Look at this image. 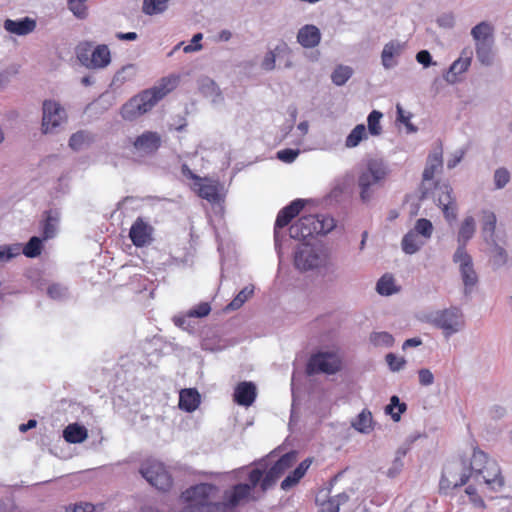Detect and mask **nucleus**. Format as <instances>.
Listing matches in <instances>:
<instances>
[{
    "mask_svg": "<svg viewBox=\"0 0 512 512\" xmlns=\"http://www.w3.org/2000/svg\"><path fill=\"white\" fill-rule=\"evenodd\" d=\"M296 452L284 454L269 470L260 464L247 474V480L225 489L219 499V488L211 483H199L181 494L184 506L179 512H236L239 506L257 501L282 474L294 465Z\"/></svg>",
    "mask_w": 512,
    "mask_h": 512,
    "instance_id": "obj_1",
    "label": "nucleus"
},
{
    "mask_svg": "<svg viewBox=\"0 0 512 512\" xmlns=\"http://www.w3.org/2000/svg\"><path fill=\"white\" fill-rule=\"evenodd\" d=\"M179 83V76L170 75L164 77L158 85L146 89L129 99L120 110L122 118L126 121H134L149 112L161 99L173 91Z\"/></svg>",
    "mask_w": 512,
    "mask_h": 512,
    "instance_id": "obj_2",
    "label": "nucleus"
},
{
    "mask_svg": "<svg viewBox=\"0 0 512 512\" xmlns=\"http://www.w3.org/2000/svg\"><path fill=\"white\" fill-rule=\"evenodd\" d=\"M467 461L469 477L475 482L485 484L491 490H499L504 485V479L498 463L489 459L481 450L474 449L473 454Z\"/></svg>",
    "mask_w": 512,
    "mask_h": 512,
    "instance_id": "obj_3",
    "label": "nucleus"
},
{
    "mask_svg": "<svg viewBox=\"0 0 512 512\" xmlns=\"http://www.w3.org/2000/svg\"><path fill=\"white\" fill-rule=\"evenodd\" d=\"M389 174L387 164L379 158L369 159L358 174V187L360 199L363 202L371 200L375 188L381 186Z\"/></svg>",
    "mask_w": 512,
    "mask_h": 512,
    "instance_id": "obj_4",
    "label": "nucleus"
},
{
    "mask_svg": "<svg viewBox=\"0 0 512 512\" xmlns=\"http://www.w3.org/2000/svg\"><path fill=\"white\" fill-rule=\"evenodd\" d=\"M335 220L327 215H305L290 226L289 235L293 239H306L313 235H325L333 230Z\"/></svg>",
    "mask_w": 512,
    "mask_h": 512,
    "instance_id": "obj_5",
    "label": "nucleus"
},
{
    "mask_svg": "<svg viewBox=\"0 0 512 512\" xmlns=\"http://www.w3.org/2000/svg\"><path fill=\"white\" fill-rule=\"evenodd\" d=\"M426 321L440 329L445 338L461 332L465 327V317L462 310L456 306L430 312Z\"/></svg>",
    "mask_w": 512,
    "mask_h": 512,
    "instance_id": "obj_6",
    "label": "nucleus"
},
{
    "mask_svg": "<svg viewBox=\"0 0 512 512\" xmlns=\"http://www.w3.org/2000/svg\"><path fill=\"white\" fill-rule=\"evenodd\" d=\"M434 226L426 218L416 220L414 226L403 236L401 248L404 253L413 255L425 246L432 238Z\"/></svg>",
    "mask_w": 512,
    "mask_h": 512,
    "instance_id": "obj_7",
    "label": "nucleus"
},
{
    "mask_svg": "<svg viewBox=\"0 0 512 512\" xmlns=\"http://www.w3.org/2000/svg\"><path fill=\"white\" fill-rule=\"evenodd\" d=\"M67 113L62 105L54 100H45L42 104L41 132L45 135L56 134L66 123Z\"/></svg>",
    "mask_w": 512,
    "mask_h": 512,
    "instance_id": "obj_8",
    "label": "nucleus"
},
{
    "mask_svg": "<svg viewBox=\"0 0 512 512\" xmlns=\"http://www.w3.org/2000/svg\"><path fill=\"white\" fill-rule=\"evenodd\" d=\"M140 474L146 481L160 491H168L172 486V477L157 460H147L140 467Z\"/></svg>",
    "mask_w": 512,
    "mask_h": 512,
    "instance_id": "obj_9",
    "label": "nucleus"
},
{
    "mask_svg": "<svg viewBox=\"0 0 512 512\" xmlns=\"http://www.w3.org/2000/svg\"><path fill=\"white\" fill-rule=\"evenodd\" d=\"M79 62L88 69H103L111 62V54L107 45L102 44L93 50L87 46H80L77 50Z\"/></svg>",
    "mask_w": 512,
    "mask_h": 512,
    "instance_id": "obj_10",
    "label": "nucleus"
},
{
    "mask_svg": "<svg viewBox=\"0 0 512 512\" xmlns=\"http://www.w3.org/2000/svg\"><path fill=\"white\" fill-rule=\"evenodd\" d=\"M341 368V359L336 352L320 351L312 355L307 364L309 375L317 373L335 374Z\"/></svg>",
    "mask_w": 512,
    "mask_h": 512,
    "instance_id": "obj_11",
    "label": "nucleus"
},
{
    "mask_svg": "<svg viewBox=\"0 0 512 512\" xmlns=\"http://www.w3.org/2000/svg\"><path fill=\"white\" fill-rule=\"evenodd\" d=\"M467 461L459 459L445 465L440 481L441 489L457 488L466 484L469 479Z\"/></svg>",
    "mask_w": 512,
    "mask_h": 512,
    "instance_id": "obj_12",
    "label": "nucleus"
},
{
    "mask_svg": "<svg viewBox=\"0 0 512 512\" xmlns=\"http://www.w3.org/2000/svg\"><path fill=\"white\" fill-rule=\"evenodd\" d=\"M454 263L458 264L465 294H470L478 283V275L474 269L472 257L463 247H458L453 255Z\"/></svg>",
    "mask_w": 512,
    "mask_h": 512,
    "instance_id": "obj_13",
    "label": "nucleus"
},
{
    "mask_svg": "<svg viewBox=\"0 0 512 512\" xmlns=\"http://www.w3.org/2000/svg\"><path fill=\"white\" fill-rule=\"evenodd\" d=\"M436 201L438 206L442 209L444 217L447 221H453L457 216V204L453 189L448 184L435 185Z\"/></svg>",
    "mask_w": 512,
    "mask_h": 512,
    "instance_id": "obj_14",
    "label": "nucleus"
},
{
    "mask_svg": "<svg viewBox=\"0 0 512 512\" xmlns=\"http://www.w3.org/2000/svg\"><path fill=\"white\" fill-rule=\"evenodd\" d=\"M304 205L305 200L296 199L279 211L274 226V240L276 246L280 240V229L286 227L290 221L300 213Z\"/></svg>",
    "mask_w": 512,
    "mask_h": 512,
    "instance_id": "obj_15",
    "label": "nucleus"
},
{
    "mask_svg": "<svg viewBox=\"0 0 512 512\" xmlns=\"http://www.w3.org/2000/svg\"><path fill=\"white\" fill-rule=\"evenodd\" d=\"M304 205L305 200L296 199L279 211L274 226V240L276 246L280 240V229L286 227L290 221L300 213Z\"/></svg>",
    "mask_w": 512,
    "mask_h": 512,
    "instance_id": "obj_16",
    "label": "nucleus"
},
{
    "mask_svg": "<svg viewBox=\"0 0 512 512\" xmlns=\"http://www.w3.org/2000/svg\"><path fill=\"white\" fill-rule=\"evenodd\" d=\"M321 259L315 249L308 244H301L297 247L294 255L295 267L301 271L317 268Z\"/></svg>",
    "mask_w": 512,
    "mask_h": 512,
    "instance_id": "obj_17",
    "label": "nucleus"
},
{
    "mask_svg": "<svg viewBox=\"0 0 512 512\" xmlns=\"http://www.w3.org/2000/svg\"><path fill=\"white\" fill-rule=\"evenodd\" d=\"M153 232L154 228L150 223L138 217L130 228L129 237L136 247H144L152 242Z\"/></svg>",
    "mask_w": 512,
    "mask_h": 512,
    "instance_id": "obj_18",
    "label": "nucleus"
},
{
    "mask_svg": "<svg viewBox=\"0 0 512 512\" xmlns=\"http://www.w3.org/2000/svg\"><path fill=\"white\" fill-rule=\"evenodd\" d=\"M442 148H435L427 157L426 166L423 171L422 198L426 197L428 188L426 183L433 180L436 173L440 172L443 167Z\"/></svg>",
    "mask_w": 512,
    "mask_h": 512,
    "instance_id": "obj_19",
    "label": "nucleus"
},
{
    "mask_svg": "<svg viewBox=\"0 0 512 512\" xmlns=\"http://www.w3.org/2000/svg\"><path fill=\"white\" fill-rule=\"evenodd\" d=\"M405 49V43L399 40H391L386 43L381 52V64L386 70H390L398 65L397 58Z\"/></svg>",
    "mask_w": 512,
    "mask_h": 512,
    "instance_id": "obj_20",
    "label": "nucleus"
},
{
    "mask_svg": "<svg viewBox=\"0 0 512 512\" xmlns=\"http://www.w3.org/2000/svg\"><path fill=\"white\" fill-rule=\"evenodd\" d=\"M161 145V136L157 132L146 131L133 142L134 148L143 154H152Z\"/></svg>",
    "mask_w": 512,
    "mask_h": 512,
    "instance_id": "obj_21",
    "label": "nucleus"
},
{
    "mask_svg": "<svg viewBox=\"0 0 512 512\" xmlns=\"http://www.w3.org/2000/svg\"><path fill=\"white\" fill-rule=\"evenodd\" d=\"M472 55L473 52L470 48L463 49L460 57L451 64L448 72L444 76L448 83H455L457 81V76L468 70L471 64Z\"/></svg>",
    "mask_w": 512,
    "mask_h": 512,
    "instance_id": "obj_22",
    "label": "nucleus"
},
{
    "mask_svg": "<svg viewBox=\"0 0 512 512\" xmlns=\"http://www.w3.org/2000/svg\"><path fill=\"white\" fill-rule=\"evenodd\" d=\"M36 26V20L30 17H23L16 20L6 19L3 24L7 32L18 36H25L32 33L36 29Z\"/></svg>",
    "mask_w": 512,
    "mask_h": 512,
    "instance_id": "obj_23",
    "label": "nucleus"
},
{
    "mask_svg": "<svg viewBox=\"0 0 512 512\" xmlns=\"http://www.w3.org/2000/svg\"><path fill=\"white\" fill-rule=\"evenodd\" d=\"M296 38L303 48H314L321 41V32L315 25L306 24L298 30Z\"/></svg>",
    "mask_w": 512,
    "mask_h": 512,
    "instance_id": "obj_24",
    "label": "nucleus"
},
{
    "mask_svg": "<svg viewBox=\"0 0 512 512\" xmlns=\"http://www.w3.org/2000/svg\"><path fill=\"white\" fill-rule=\"evenodd\" d=\"M257 392L256 386L252 382H241L239 383L234 391V401L241 406H251L255 401Z\"/></svg>",
    "mask_w": 512,
    "mask_h": 512,
    "instance_id": "obj_25",
    "label": "nucleus"
},
{
    "mask_svg": "<svg viewBox=\"0 0 512 512\" xmlns=\"http://www.w3.org/2000/svg\"><path fill=\"white\" fill-rule=\"evenodd\" d=\"M198 89L201 94L209 98L213 104H220L224 100L219 86L213 79L207 76L198 79Z\"/></svg>",
    "mask_w": 512,
    "mask_h": 512,
    "instance_id": "obj_26",
    "label": "nucleus"
},
{
    "mask_svg": "<svg viewBox=\"0 0 512 512\" xmlns=\"http://www.w3.org/2000/svg\"><path fill=\"white\" fill-rule=\"evenodd\" d=\"M200 404V394L196 389H183L179 395V407L186 412H193Z\"/></svg>",
    "mask_w": 512,
    "mask_h": 512,
    "instance_id": "obj_27",
    "label": "nucleus"
},
{
    "mask_svg": "<svg viewBox=\"0 0 512 512\" xmlns=\"http://www.w3.org/2000/svg\"><path fill=\"white\" fill-rule=\"evenodd\" d=\"M95 141V135L87 130H79L73 133L69 139V147L74 151L88 148Z\"/></svg>",
    "mask_w": 512,
    "mask_h": 512,
    "instance_id": "obj_28",
    "label": "nucleus"
},
{
    "mask_svg": "<svg viewBox=\"0 0 512 512\" xmlns=\"http://www.w3.org/2000/svg\"><path fill=\"white\" fill-rule=\"evenodd\" d=\"M63 438L68 443H82L88 438V430L78 423L69 424L63 430Z\"/></svg>",
    "mask_w": 512,
    "mask_h": 512,
    "instance_id": "obj_29",
    "label": "nucleus"
},
{
    "mask_svg": "<svg viewBox=\"0 0 512 512\" xmlns=\"http://www.w3.org/2000/svg\"><path fill=\"white\" fill-rule=\"evenodd\" d=\"M351 426L362 434H369L373 430V417L368 409H363L355 419L351 421Z\"/></svg>",
    "mask_w": 512,
    "mask_h": 512,
    "instance_id": "obj_30",
    "label": "nucleus"
},
{
    "mask_svg": "<svg viewBox=\"0 0 512 512\" xmlns=\"http://www.w3.org/2000/svg\"><path fill=\"white\" fill-rule=\"evenodd\" d=\"M471 35L475 41V44L494 42L493 27L486 21L480 22L474 26L471 30Z\"/></svg>",
    "mask_w": 512,
    "mask_h": 512,
    "instance_id": "obj_31",
    "label": "nucleus"
},
{
    "mask_svg": "<svg viewBox=\"0 0 512 512\" xmlns=\"http://www.w3.org/2000/svg\"><path fill=\"white\" fill-rule=\"evenodd\" d=\"M476 230V222L475 219L472 216H467L459 229L458 232V247H463L465 249V246L467 242L473 237Z\"/></svg>",
    "mask_w": 512,
    "mask_h": 512,
    "instance_id": "obj_32",
    "label": "nucleus"
},
{
    "mask_svg": "<svg viewBox=\"0 0 512 512\" xmlns=\"http://www.w3.org/2000/svg\"><path fill=\"white\" fill-rule=\"evenodd\" d=\"M368 132L364 124H357L345 139V147L348 149L355 148L364 140L368 139Z\"/></svg>",
    "mask_w": 512,
    "mask_h": 512,
    "instance_id": "obj_33",
    "label": "nucleus"
},
{
    "mask_svg": "<svg viewBox=\"0 0 512 512\" xmlns=\"http://www.w3.org/2000/svg\"><path fill=\"white\" fill-rule=\"evenodd\" d=\"M59 215L55 211H48L42 225V235L44 240L53 238L58 229Z\"/></svg>",
    "mask_w": 512,
    "mask_h": 512,
    "instance_id": "obj_34",
    "label": "nucleus"
},
{
    "mask_svg": "<svg viewBox=\"0 0 512 512\" xmlns=\"http://www.w3.org/2000/svg\"><path fill=\"white\" fill-rule=\"evenodd\" d=\"M493 45L494 42L475 44L476 57L481 64L485 66L492 65L494 59Z\"/></svg>",
    "mask_w": 512,
    "mask_h": 512,
    "instance_id": "obj_35",
    "label": "nucleus"
},
{
    "mask_svg": "<svg viewBox=\"0 0 512 512\" xmlns=\"http://www.w3.org/2000/svg\"><path fill=\"white\" fill-rule=\"evenodd\" d=\"M407 409V405L404 402H400L398 396L393 395L390 398V403L385 407V413L390 415L394 422H398Z\"/></svg>",
    "mask_w": 512,
    "mask_h": 512,
    "instance_id": "obj_36",
    "label": "nucleus"
},
{
    "mask_svg": "<svg viewBox=\"0 0 512 512\" xmlns=\"http://www.w3.org/2000/svg\"><path fill=\"white\" fill-rule=\"evenodd\" d=\"M331 493V488L321 490L316 496V503L320 506L319 512H339L337 503L333 498L326 500Z\"/></svg>",
    "mask_w": 512,
    "mask_h": 512,
    "instance_id": "obj_37",
    "label": "nucleus"
},
{
    "mask_svg": "<svg viewBox=\"0 0 512 512\" xmlns=\"http://www.w3.org/2000/svg\"><path fill=\"white\" fill-rule=\"evenodd\" d=\"M135 75L136 67L133 64L126 65L116 72L112 79L111 86L118 88L125 82L132 80Z\"/></svg>",
    "mask_w": 512,
    "mask_h": 512,
    "instance_id": "obj_38",
    "label": "nucleus"
},
{
    "mask_svg": "<svg viewBox=\"0 0 512 512\" xmlns=\"http://www.w3.org/2000/svg\"><path fill=\"white\" fill-rule=\"evenodd\" d=\"M383 118V113L378 110H373L369 113L367 117V132L372 136H380L383 132L381 126V119Z\"/></svg>",
    "mask_w": 512,
    "mask_h": 512,
    "instance_id": "obj_39",
    "label": "nucleus"
},
{
    "mask_svg": "<svg viewBox=\"0 0 512 512\" xmlns=\"http://www.w3.org/2000/svg\"><path fill=\"white\" fill-rule=\"evenodd\" d=\"M376 291L382 296H390L398 291L392 275H383L376 284Z\"/></svg>",
    "mask_w": 512,
    "mask_h": 512,
    "instance_id": "obj_40",
    "label": "nucleus"
},
{
    "mask_svg": "<svg viewBox=\"0 0 512 512\" xmlns=\"http://www.w3.org/2000/svg\"><path fill=\"white\" fill-rule=\"evenodd\" d=\"M198 193L199 196L203 199H206L210 203H217L220 200V196L218 193V188L213 183H199L198 184Z\"/></svg>",
    "mask_w": 512,
    "mask_h": 512,
    "instance_id": "obj_41",
    "label": "nucleus"
},
{
    "mask_svg": "<svg viewBox=\"0 0 512 512\" xmlns=\"http://www.w3.org/2000/svg\"><path fill=\"white\" fill-rule=\"evenodd\" d=\"M496 215L494 212L484 210L482 212V232L486 238H492L496 228Z\"/></svg>",
    "mask_w": 512,
    "mask_h": 512,
    "instance_id": "obj_42",
    "label": "nucleus"
},
{
    "mask_svg": "<svg viewBox=\"0 0 512 512\" xmlns=\"http://www.w3.org/2000/svg\"><path fill=\"white\" fill-rule=\"evenodd\" d=\"M353 75V69L349 66L339 65L331 74L332 82L337 86H343Z\"/></svg>",
    "mask_w": 512,
    "mask_h": 512,
    "instance_id": "obj_43",
    "label": "nucleus"
},
{
    "mask_svg": "<svg viewBox=\"0 0 512 512\" xmlns=\"http://www.w3.org/2000/svg\"><path fill=\"white\" fill-rule=\"evenodd\" d=\"M170 0H144L142 10L146 15H156L163 13Z\"/></svg>",
    "mask_w": 512,
    "mask_h": 512,
    "instance_id": "obj_44",
    "label": "nucleus"
},
{
    "mask_svg": "<svg viewBox=\"0 0 512 512\" xmlns=\"http://www.w3.org/2000/svg\"><path fill=\"white\" fill-rule=\"evenodd\" d=\"M254 286L244 287L236 297L226 306V310H237L253 295Z\"/></svg>",
    "mask_w": 512,
    "mask_h": 512,
    "instance_id": "obj_45",
    "label": "nucleus"
},
{
    "mask_svg": "<svg viewBox=\"0 0 512 512\" xmlns=\"http://www.w3.org/2000/svg\"><path fill=\"white\" fill-rule=\"evenodd\" d=\"M42 250V239L39 237L33 236L26 243V245L22 248L21 252L28 258H35L41 254Z\"/></svg>",
    "mask_w": 512,
    "mask_h": 512,
    "instance_id": "obj_46",
    "label": "nucleus"
},
{
    "mask_svg": "<svg viewBox=\"0 0 512 512\" xmlns=\"http://www.w3.org/2000/svg\"><path fill=\"white\" fill-rule=\"evenodd\" d=\"M406 454H407V448L400 447L397 449L392 466L387 471V475L389 477L393 478L400 473V471L402 470V468L404 466L403 458L405 457Z\"/></svg>",
    "mask_w": 512,
    "mask_h": 512,
    "instance_id": "obj_47",
    "label": "nucleus"
},
{
    "mask_svg": "<svg viewBox=\"0 0 512 512\" xmlns=\"http://www.w3.org/2000/svg\"><path fill=\"white\" fill-rule=\"evenodd\" d=\"M21 253L20 244L0 246V264L7 263Z\"/></svg>",
    "mask_w": 512,
    "mask_h": 512,
    "instance_id": "obj_48",
    "label": "nucleus"
},
{
    "mask_svg": "<svg viewBox=\"0 0 512 512\" xmlns=\"http://www.w3.org/2000/svg\"><path fill=\"white\" fill-rule=\"evenodd\" d=\"M370 341L377 347H391L394 344V337L385 331L374 332L370 335Z\"/></svg>",
    "mask_w": 512,
    "mask_h": 512,
    "instance_id": "obj_49",
    "label": "nucleus"
},
{
    "mask_svg": "<svg viewBox=\"0 0 512 512\" xmlns=\"http://www.w3.org/2000/svg\"><path fill=\"white\" fill-rule=\"evenodd\" d=\"M510 181V172L504 168L500 167L495 170L493 176V182L495 189H503Z\"/></svg>",
    "mask_w": 512,
    "mask_h": 512,
    "instance_id": "obj_50",
    "label": "nucleus"
},
{
    "mask_svg": "<svg viewBox=\"0 0 512 512\" xmlns=\"http://www.w3.org/2000/svg\"><path fill=\"white\" fill-rule=\"evenodd\" d=\"M491 260L494 266L500 267L507 261V253L504 248L495 245L491 250Z\"/></svg>",
    "mask_w": 512,
    "mask_h": 512,
    "instance_id": "obj_51",
    "label": "nucleus"
},
{
    "mask_svg": "<svg viewBox=\"0 0 512 512\" xmlns=\"http://www.w3.org/2000/svg\"><path fill=\"white\" fill-rule=\"evenodd\" d=\"M47 293L54 300H62L68 295V289L61 284H52L48 287Z\"/></svg>",
    "mask_w": 512,
    "mask_h": 512,
    "instance_id": "obj_52",
    "label": "nucleus"
},
{
    "mask_svg": "<svg viewBox=\"0 0 512 512\" xmlns=\"http://www.w3.org/2000/svg\"><path fill=\"white\" fill-rule=\"evenodd\" d=\"M386 362L393 372H398L402 370L406 364V360L403 357H398L393 353H389L386 355Z\"/></svg>",
    "mask_w": 512,
    "mask_h": 512,
    "instance_id": "obj_53",
    "label": "nucleus"
},
{
    "mask_svg": "<svg viewBox=\"0 0 512 512\" xmlns=\"http://www.w3.org/2000/svg\"><path fill=\"white\" fill-rule=\"evenodd\" d=\"M211 311L210 304L208 302H202L190 309L187 313L188 317L202 318L207 316Z\"/></svg>",
    "mask_w": 512,
    "mask_h": 512,
    "instance_id": "obj_54",
    "label": "nucleus"
},
{
    "mask_svg": "<svg viewBox=\"0 0 512 512\" xmlns=\"http://www.w3.org/2000/svg\"><path fill=\"white\" fill-rule=\"evenodd\" d=\"M300 151L298 149H283L277 152V158L285 163H292L298 157Z\"/></svg>",
    "mask_w": 512,
    "mask_h": 512,
    "instance_id": "obj_55",
    "label": "nucleus"
},
{
    "mask_svg": "<svg viewBox=\"0 0 512 512\" xmlns=\"http://www.w3.org/2000/svg\"><path fill=\"white\" fill-rule=\"evenodd\" d=\"M311 463L312 460L307 458L303 460L293 472L290 473L297 483L304 477Z\"/></svg>",
    "mask_w": 512,
    "mask_h": 512,
    "instance_id": "obj_56",
    "label": "nucleus"
},
{
    "mask_svg": "<svg viewBox=\"0 0 512 512\" xmlns=\"http://www.w3.org/2000/svg\"><path fill=\"white\" fill-rule=\"evenodd\" d=\"M261 67L262 69L266 70V71H272L275 69L276 67V52L275 51H271L269 50L263 60H262V63H261Z\"/></svg>",
    "mask_w": 512,
    "mask_h": 512,
    "instance_id": "obj_57",
    "label": "nucleus"
},
{
    "mask_svg": "<svg viewBox=\"0 0 512 512\" xmlns=\"http://www.w3.org/2000/svg\"><path fill=\"white\" fill-rule=\"evenodd\" d=\"M202 39H203V34L202 33H196L192 37L191 44L186 45L183 48V51L185 53H192V52L200 51L202 49V45L200 44V41Z\"/></svg>",
    "mask_w": 512,
    "mask_h": 512,
    "instance_id": "obj_58",
    "label": "nucleus"
},
{
    "mask_svg": "<svg viewBox=\"0 0 512 512\" xmlns=\"http://www.w3.org/2000/svg\"><path fill=\"white\" fill-rule=\"evenodd\" d=\"M416 60L418 63L422 64L425 68L435 65V62L432 61V56L429 51L421 50L416 54Z\"/></svg>",
    "mask_w": 512,
    "mask_h": 512,
    "instance_id": "obj_59",
    "label": "nucleus"
},
{
    "mask_svg": "<svg viewBox=\"0 0 512 512\" xmlns=\"http://www.w3.org/2000/svg\"><path fill=\"white\" fill-rule=\"evenodd\" d=\"M419 382L421 385L429 386L434 382V376L429 369H421L418 372Z\"/></svg>",
    "mask_w": 512,
    "mask_h": 512,
    "instance_id": "obj_60",
    "label": "nucleus"
},
{
    "mask_svg": "<svg viewBox=\"0 0 512 512\" xmlns=\"http://www.w3.org/2000/svg\"><path fill=\"white\" fill-rule=\"evenodd\" d=\"M464 156V152L461 150L455 151L450 158L447 160V168L453 169L455 168L462 160Z\"/></svg>",
    "mask_w": 512,
    "mask_h": 512,
    "instance_id": "obj_61",
    "label": "nucleus"
},
{
    "mask_svg": "<svg viewBox=\"0 0 512 512\" xmlns=\"http://www.w3.org/2000/svg\"><path fill=\"white\" fill-rule=\"evenodd\" d=\"M94 506L91 503L75 504L72 509L66 508L65 512H92Z\"/></svg>",
    "mask_w": 512,
    "mask_h": 512,
    "instance_id": "obj_62",
    "label": "nucleus"
},
{
    "mask_svg": "<svg viewBox=\"0 0 512 512\" xmlns=\"http://www.w3.org/2000/svg\"><path fill=\"white\" fill-rule=\"evenodd\" d=\"M349 492L350 493L342 492V493L337 494L335 497H333L334 501L337 503L338 509L340 508L341 505H344L345 503H347L349 501L350 495L354 493V490L351 488L349 490Z\"/></svg>",
    "mask_w": 512,
    "mask_h": 512,
    "instance_id": "obj_63",
    "label": "nucleus"
},
{
    "mask_svg": "<svg viewBox=\"0 0 512 512\" xmlns=\"http://www.w3.org/2000/svg\"><path fill=\"white\" fill-rule=\"evenodd\" d=\"M437 22L441 27L451 28L454 25V17L451 14L442 15Z\"/></svg>",
    "mask_w": 512,
    "mask_h": 512,
    "instance_id": "obj_64",
    "label": "nucleus"
}]
</instances>
